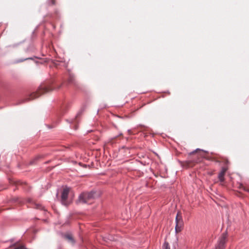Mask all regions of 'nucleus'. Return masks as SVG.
<instances>
[{"label": "nucleus", "instance_id": "obj_1", "mask_svg": "<svg viewBox=\"0 0 249 249\" xmlns=\"http://www.w3.org/2000/svg\"><path fill=\"white\" fill-rule=\"evenodd\" d=\"M52 90L53 88L49 84L42 85L40 86L37 91L33 92L27 96V97L22 101V102L33 100L38 97L41 94L52 91Z\"/></svg>", "mask_w": 249, "mask_h": 249}, {"label": "nucleus", "instance_id": "obj_2", "mask_svg": "<svg viewBox=\"0 0 249 249\" xmlns=\"http://www.w3.org/2000/svg\"><path fill=\"white\" fill-rule=\"evenodd\" d=\"M191 155H194L196 160H188L184 162H181V165L185 168H190L193 167L196 163L200 161V158L203 156V151L199 149H197L189 154Z\"/></svg>", "mask_w": 249, "mask_h": 249}, {"label": "nucleus", "instance_id": "obj_3", "mask_svg": "<svg viewBox=\"0 0 249 249\" xmlns=\"http://www.w3.org/2000/svg\"><path fill=\"white\" fill-rule=\"evenodd\" d=\"M99 196V194L96 195L94 192L89 193H83L79 196L78 202L80 203L91 204L94 199Z\"/></svg>", "mask_w": 249, "mask_h": 249}, {"label": "nucleus", "instance_id": "obj_4", "mask_svg": "<svg viewBox=\"0 0 249 249\" xmlns=\"http://www.w3.org/2000/svg\"><path fill=\"white\" fill-rule=\"evenodd\" d=\"M184 222L180 212H178L176 217L175 231L176 233L180 232L183 229Z\"/></svg>", "mask_w": 249, "mask_h": 249}, {"label": "nucleus", "instance_id": "obj_5", "mask_svg": "<svg viewBox=\"0 0 249 249\" xmlns=\"http://www.w3.org/2000/svg\"><path fill=\"white\" fill-rule=\"evenodd\" d=\"M70 191V188L67 187L63 188L61 193V201L62 203L65 206L68 205L70 201L68 198V195Z\"/></svg>", "mask_w": 249, "mask_h": 249}, {"label": "nucleus", "instance_id": "obj_6", "mask_svg": "<svg viewBox=\"0 0 249 249\" xmlns=\"http://www.w3.org/2000/svg\"><path fill=\"white\" fill-rule=\"evenodd\" d=\"M227 233H223L218 240V244L215 247V249H224L225 247V245L227 242Z\"/></svg>", "mask_w": 249, "mask_h": 249}, {"label": "nucleus", "instance_id": "obj_7", "mask_svg": "<svg viewBox=\"0 0 249 249\" xmlns=\"http://www.w3.org/2000/svg\"><path fill=\"white\" fill-rule=\"evenodd\" d=\"M227 170V169L226 168H222V170L218 174V179L219 181L221 182H223L224 181L225 178H224V176Z\"/></svg>", "mask_w": 249, "mask_h": 249}, {"label": "nucleus", "instance_id": "obj_8", "mask_svg": "<svg viewBox=\"0 0 249 249\" xmlns=\"http://www.w3.org/2000/svg\"><path fill=\"white\" fill-rule=\"evenodd\" d=\"M64 238L68 240L70 243L73 245L75 243V240L71 234L67 233L64 235Z\"/></svg>", "mask_w": 249, "mask_h": 249}, {"label": "nucleus", "instance_id": "obj_9", "mask_svg": "<svg viewBox=\"0 0 249 249\" xmlns=\"http://www.w3.org/2000/svg\"><path fill=\"white\" fill-rule=\"evenodd\" d=\"M32 207L34 208L37 209H41V210H42V209H44L43 207L41 204H37V203H34L33 204Z\"/></svg>", "mask_w": 249, "mask_h": 249}, {"label": "nucleus", "instance_id": "obj_10", "mask_svg": "<svg viewBox=\"0 0 249 249\" xmlns=\"http://www.w3.org/2000/svg\"><path fill=\"white\" fill-rule=\"evenodd\" d=\"M162 249H170L169 244L166 242H165L162 246Z\"/></svg>", "mask_w": 249, "mask_h": 249}, {"label": "nucleus", "instance_id": "obj_11", "mask_svg": "<svg viewBox=\"0 0 249 249\" xmlns=\"http://www.w3.org/2000/svg\"><path fill=\"white\" fill-rule=\"evenodd\" d=\"M74 81V78L72 76H70L69 79H68V83H72Z\"/></svg>", "mask_w": 249, "mask_h": 249}, {"label": "nucleus", "instance_id": "obj_12", "mask_svg": "<svg viewBox=\"0 0 249 249\" xmlns=\"http://www.w3.org/2000/svg\"><path fill=\"white\" fill-rule=\"evenodd\" d=\"M42 157H43V156H41V155H38V156H36V157L35 160H38V159H40V158H42Z\"/></svg>", "mask_w": 249, "mask_h": 249}, {"label": "nucleus", "instance_id": "obj_13", "mask_svg": "<svg viewBox=\"0 0 249 249\" xmlns=\"http://www.w3.org/2000/svg\"><path fill=\"white\" fill-rule=\"evenodd\" d=\"M223 161L225 162V164H228L229 163V160L226 159H224L223 160Z\"/></svg>", "mask_w": 249, "mask_h": 249}, {"label": "nucleus", "instance_id": "obj_14", "mask_svg": "<svg viewBox=\"0 0 249 249\" xmlns=\"http://www.w3.org/2000/svg\"><path fill=\"white\" fill-rule=\"evenodd\" d=\"M51 0V3L52 5H54L55 4V0Z\"/></svg>", "mask_w": 249, "mask_h": 249}, {"label": "nucleus", "instance_id": "obj_15", "mask_svg": "<svg viewBox=\"0 0 249 249\" xmlns=\"http://www.w3.org/2000/svg\"><path fill=\"white\" fill-rule=\"evenodd\" d=\"M128 133H129V134H131V133L130 130H128Z\"/></svg>", "mask_w": 249, "mask_h": 249}, {"label": "nucleus", "instance_id": "obj_16", "mask_svg": "<svg viewBox=\"0 0 249 249\" xmlns=\"http://www.w3.org/2000/svg\"><path fill=\"white\" fill-rule=\"evenodd\" d=\"M60 87H61V86H59V87H57V89H59V88H60Z\"/></svg>", "mask_w": 249, "mask_h": 249}, {"label": "nucleus", "instance_id": "obj_17", "mask_svg": "<svg viewBox=\"0 0 249 249\" xmlns=\"http://www.w3.org/2000/svg\"><path fill=\"white\" fill-rule=\"evenodd\" d=\"M122 135L123 134L122 133L120 134V136H122Z\"/></svg>", "mask_w": 249, "mask_h": 249}, {"label": "nucleus", "instance_id": "obj_18", "mask_svg": "<svg viewBox=\"0 0 249 249\" xmlns=\"http://www.w3.org/2000/svg\"><path fill=\"white\" fill-rule=\"evenodd\" d=\"M248 192H249V191H248Z\"/></svg>", "mask_w": 249, "mask_h": 249}]
</instances>
